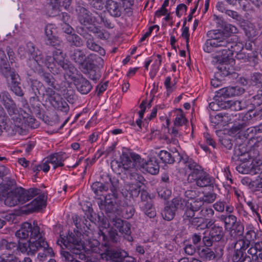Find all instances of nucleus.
Masks as SVG:
<instances>
[{
	"label": "nucleus",
	"mask_w": 262,
	"mask_h": 262,
	"mask_svg": "<svg viewBox=\"0 0 262 262\" xmlns=\"http://www.w3.org/2000/svg\"><path fill=\"white\" fill-rule=\"evenodd\" d=\"M207 35L209 38L215 40L216 52L219 54L215 57L220 58L219 60L229 59L234 52H239L243 49V44L237 41L236 36H226L223 31L219 30L209 31Z\"/></svg>",
	"instance_id": "1"
},
{
	"label": "nucleus",
	"mask_w": 262,
	"mask_h": 262,
	"mask_svg": "<svg viewBox=\"0 0 262 262\" xmlns=\"http://www.w3.org/2000/svg\"><path fill=\"white\" fill-rule=\"evenodd\" d=\"M0 74L5 78L9 90L18 97L24 93L20 86L21 78L15 69L11 68L4 51L0 49Z\"/></svg>",
	"instance_id": "2"
},
{
	"label": "nucleus",
	"mask_w": 262,
	"mask_h": 262,
	"mask_svg": "<svg viewBox=\"0 0 262 262\" xmlns=\"http://www.w3.org/2000/svg\"><path fill=\"white\" fill-rule=\"evenodd\" d=\"M183 163L191 172L187 177L188 183L195 182L200 187L211 186L213 185L214 180L207 173L205 172L202 167L189 157L183 159Z\"/></svg>",
	"instance_id": "3"
},
{
	"label": "nucleus",
	"mask_w": 262,
	"mask_h": 262,
	"mask_svg": "<svg viewBox=\"0 0 262 262\" xmlns=\"http://www.w3.org/2000/svg\"><path fill=\"white\" fill-rule=\"evenodd\" d=\"M56 49V50L53 53V56L46 57L44 66H46L53 73L59 72V68H61L69 78L73 79L77 69L72 64L65 60V57L60 48Z\"/></svg>",
	"instance_id": "4"
},
{
	"label": "nucleus",
	"mask_w": 262,
	"mask_h": 262,
	"mask_svg": "<svg viewBox=\"0 0 262 262\" xmlns=\"http://www.w3.org/2000/svg\"><path fill=\"white\" fill-rule=\"evenodd\" d=\"M112 187H111V193L107 194L104 200H101L98 202V205L102 211L104 212L107 217L114 215L119 214V200L117 196V190L118 187L119 181L118 180L111 178H109Z\"/></svg>",
	"instance_id": "5"
},
{
	"label": "nucleus",
	"mask_w": 262,
	"mask_h": 262,
	"mask_svg": "<svg viewBox=\"0 0 262 262\" xmlns=\"http://www.w3.org/2000/svg\"><path fill=\"white\" fill-rule=\"evenodd\" d=\"M18 248L21 253H26L29 256L34 255L39 248L43 249L44 252L43 253H39L38 254V258L40 260H42L47 256H52L54 254L52 249L49 247L44 237L40 238L37 242L31 241L29 243H20Z\"/></svg>",
	"instance_id": "6"
},
{
	"label": "nucleus",
	"mask_w": 262,
	"mask_h": 262,
	"mask_svg": "<svg viewBox=\"0 0 262 262\" xmlns=\"http://www.w3.org/2000/svg\"><path fill=\"white\" fill-rule=\"evenodd\" d=\"M15 236L21 239H27L30 237V239L27 242L19 241V243H29L30 242L35 241L37 242L40 238L43 237L42 233L40 231V228L37 225V222L36 221L33 222V224L25 222L23 223L19 230L15 232Z\"/></svg>",
	"instance_id": "7"
},
{
	"label": "nucleus",
	"mask_w": 262,
	"mask_h": 262,
	"mask_svg": "<svg viewBox=\"0 0 262 262\" xmlns=\"http://www.w3.org/2000/svg\"><path fill=\"white\" fill-rule=\"evenodd\" d=\"M70 57L71 59L77 64L80 69L84 67L87 68L92 67L93 64L91 63V61L93 60H96L99 64L103 62V59L100 56L94 54H90L86 56L85 50L79 48L71 51Z\"/></svg>",
	"instance_id": "8"
},
{
	"label": "nucleus",
	"mask_w": 262,
	"mask_h": 262,
	"mask_svg": "<svg viewBox=\"0 0 262 262\" xmlns=\"http://www.w3.org/2000/svg\"><path fill=\"white\" fill-rule=\"evenodd\" d=\"M0 102L7 110L11 119L13 120L15 126H19L21 117L18 114L19 110L15 102L7 91H3L0 93Z\"/></svg>",
	"instance_id": "9"
},
{
	"label": "nucleus",
	"mask_w": 262,
	"mask_h": 262,
	"mask_svg": "<svg viewBox=\"0 0 262 262\" xmlns=\"http://www.w3.org/2000/svg\"><path fill=\"white\" fill-rule=\"evenodd\" d=\"M26 52L28 57V62L33 70H37L38 68L43 67L45 61L42 52L31 42L26 44Z\"/></svg>",
	"instance_id": "10"
},
{
	"label": "nucleus",
	"mask_w": 262,
	"mask_h": 262,
	"mask_svg": "<svg viewBox=\"0 0 262 262\" xmlns=\"http://www.w3.org/2000/svg\"><path fill=\"white\" fill-rule=\"evenodd\" d=\"M45 86L37 79H30L29 91L31 95L30 103L34 107L40 106L39 97L44 98Z\"/></svg>",
	"instance_id": "11"
},
{
	"label": "nucleus",
	"mask_w": 262,
	"mask_h": 262,
	"mask_svg": "<svg viewBox=\"0 0 262 262\" xmlns=\"http://www.w3.org/2000/svg\"><path fill=\"white\" fill-rule=\"evenodd\" d=\"M76 32L86 40V46L89 50L97 52L101 56L105 54L104 49L95 41L94 37L82 27H76Z\"/></svg>",
	"instance_id": "12"
},
{
	"label": "nucleus",
	"mask_w": 262,
	"mask_h": 262,
	"mask_svg": "<svg viewBox=\"0 0 262 262\" xmlns=\"http://www.w3.org/2000/svg\"><path fill=\"white\" fill-rule=\"evenodd\" d=\"M77 19L81 25L77 27H89L95 24V17H93L92 13L84 7L78 6L76 9Z\"/></svg>",
	"instance_id": "13"
},
{
	"label": "nucleus",
	"mask_w": 262,
	"mask_h": 262,
	"mask_svg": "<svg viewBox=\"0 0 262 262\" xmlns=\"http://www.w3.org/2000/svg\"><path fill=\"white\" fill-rule=\"evenodd\" d=\"M61 242L66 248L72 253H77L83 248V244L81 240L73 233L69 234L66 239L62 238Z\"/></svg>",
	"instance_id": "14"
},
{
	"label": "nucleus",
	"mask_w": 262,
	"mask_h": 262,
	"mask_svg": "<svg viewBox=\"0 0 262 262\" xmlns=\"http://www.w3.org/2000/svg\"><path fill=\"white\" fill-rule=\"evenodd\" d=\"M127 254L123 250L107 249L101 255L103 259L111 262H123Z\"/></svg>",
	"instance_id": "15"
},
{
	"label": "nucleus",
	"mask_w": 262,
	"mask_h": 262,
	"mask_svg": "<svg viewBox=\"0 0 262 262\" xmlns=\"http://www.w3.org/2000/svg\"><path fill=\"white\" fill-rule=\"evenodd\" d=\"M40 189L37 188H30L28 190L21 189H16L15 193L17 195L18 203L24 204L27 201L30 200L33 197L39 194Z\"/></svg>",
	"instance_id": "16"
},
{
	"label": "nucleus",
	"mask_w": 262,
	"mask_h": 262,
	"mask_svg": "<svg viewBox=\"0 0 262 262\" xmlns=\"http://www.w3.org/2000/svg\"><path fill=\"white\" fill-rule=\"evenodd\" d=\"M220 58L215 57L212 60V62L214 63L219 62V64L217 67L218 71L216 72L215 76L223 78L232 73V68L229 64L227 63L226 61L228 59L223 60H219Z\"/></svg>",
	"instance_id": "17"
},
{
	"label": "nucleus",
	"mask_w": 262,
	"mask_h": 262,
	"mask_svg": "<svg viewBox=\"0 0 262 262\" xmlns=\"http://www.w3.org/2000/svg\"><path fill=\"white\" fill-rule=\"evenodd\" d=\"M72 80L77 90L81 94H88L92 89V85L90 81L82 76L77 78L74 76Z\"/></svg>",
	"instance_id": "18"
},
{
	"label": "nucleus",
	"mask_w": 262,
	"mask_h": 262,
	"mask_svg": "<svg viewBox=\"0 0 262 262\" xmlns=\"http://www.w3.org/2000/svg\"><path fill=\"white\" fill-rule=\"evenodd\" d=\"M158 156L163 163L168 164H173L176 161L183 162V159H185L182 158L178 152L171 153L166 150H161Z\"/></svg>",
	"instance_id": "19"
},
{
	"label": "nucleus",
	"mask_w": 262,
	"mask_h": 262,
	"mask_svg": "<svg viewBox=\"0 0 262 262\" xmlns=\"http://www.w3.org/2000/svg\"><path fill=\"white\" fill-rule=\"evenodd\" d=\"M248 106L244 101H224L221 99V108H230L232 111H238L246 108Z\"/></svg>",
	"instance_id": "20"
},
{
	"label": "nucleus",
	"mask_w": 262,
	"mask_h": 262,
	"mask_svg": "<svg viewBox=\"0 0 262 262\" xmlns=\"http://www.w3.org/2000/svg\"><path fill=\"white\" fill-rule=\"evenodd\" d=\"M105 7L109 14L113 17H119L122 13V8L120 3L113 0H107Z\"/></svg>",
	"instance_id": "21"
},
{
	"label": "nucleus",
	"mask_w": 262,
	"mask_h": 262,
	"mask_svg": "<svg viewBox=\"0 0 262 262\" xmlns=\"http://www.w3.org/2000/svg\"><path fill=\"white\" fill-rule=\"evenodd\" d=\"M47 197L44 193L40 194L30 204L27 205L29 212L38 211L46 206Z\"/></svg>",
	"instance_id": "22"
},
{
	"label": "nucleus",
	"mask_w": 262,
	"mask_h": 262,
	"mask_svg": "<svg viewBox=\"0 0 262 262\" xmlns=\"http://www.w3.org/2000/svg\"><path fill=\"white\" fill-rule=\"evenodd\" d=\"M244 92V89L236 86L222 88L220 90L218 94L221 96V99L223 100L222 97L226 98L238 96L243 94Z\"/></svg>",
	"instance_id": "23"
},
{
	"label": "nucleus",
	"mask_w": 262,
	"mask_h": 262,
	"mask_svg": "<svg viewBox=\"0 0 262 262\" xmlns=\"http://www.w3.org/2000/svg\"><path fill=\"white\" fill-rule=\"evenodd\" d=\"M260 168H256V166L251 161L242 162L236 167V170L242 174L250 173L256 174V173L259 170Z\"/></svg>",
	"instance_id": "24"
},
{
	"label": "nucleus",
	"mask_w": 262,
	"mask_h": 262,
	"mask_svg": "<svg viewBox=\"0 0 262 262\" xmlns=\"http://www.w3.org/2000/svg\"><path fill=\"white\" fill-rule=\"evenodd\" d=\"M159 169L158 159L156 157H151L148 161H145L143 170L155 175L158 173Z\"/></svg>",
	"instance_id": "25"
},
{
	"label": "nucleus",
	"mask_w": 262,
	"mask_h": 262,
	"mask_svg": "<svg viewBox=\"0 0 262 262\" xmlns=\"http://www.w3.org/2000/svg\"><path fill=\"white\" fill-rule=\"evenodd\" d=\"M67 155L65 152H59L51 155L48 158L50 163L53 166V168L56 169L58 167L64 166L63 162L67 158Z\"/></svg>",
	"instance_id": "26"
},
{
	"label": "nucleus",
	"mask_w": 262,
	"mask_h": 262,
	"mask_svg": "<svg viewBox=\"0 0 262 262\" xmlns=\"http://www.w3.org/2000/svg\"><path fill=\"white\" fill-rule=\"evenodd\" d=\"M200 257L204 261H212L221 257V253H216L208 247L203 248L199 253Z\"/></svg>",
	"instance_id": "27"
},
{
	"label": "nucleus",
	"mask_w": 262,
	"mask_h": 262,
	"mask_svg": "<svg viewBox=\"0 0 262 262\" xmlns=\"http://www.w3.org/2000/svg\"><path fill=\"white\" fill-rule=\"evenodd\" d=\"M50 103L57 110L66 113L69 111L68 104L59 95L57 96L56 98H54Z\"/></svg>",
	"instance_id": "28"
},
{
	"label": "nucleus",
	"mask_w": 262,
	"mask_h": 262,
	"mask_svg": "<svg viewBox=\"0 0 262 262\" xmlns=\"http://www.w3.org/2000/svg\"><path fill=\"white\" fill-rule=\"evenodd\" d=\"M16 186V182L14 179L9 177H6L0 183V194L6 192H13L12 190Z\"/></svg>",
	"instance_id": "29"
},
{
	"label": "nucleus",
	"mask_w": 262,
	"mask_h": 262,
	"mask_svg": "<svg viewBox=\"0 0 262 262\" xmlns=\"http://www.w3.org/2000/svg\"><path fill=\"white\" fill-rule=\"evenodd\" d=\"M82 27L86 32L93 33L99 39L106 40L108 38L109 35L107 32L104 30H101L99 27L96 26L95 25Z\"/></svg>",
	"instance_id": "30"
},
{
	"label": "nucleus",
	"mask_w": 262,
	"mask_h": 262,
	"mask_svg": "<svg viewBox=\"0 0 262 262\" xmlns=\"http://www.w3.org/2000/svg\"><path fill=\"white\" fill-rule=\"evenodd\" d=\"M242 50L239 52H235L236 53V57L238 59H245L249 62H252L254 65L258 63L257 54L255 52L250 51L248 53L241 52Z\"/></svg>",
	"instance_id": "31"
},
{
	"label": "nucleus",
	"mask_w": 262,
	"mask_h": 262,
	"mask_svg": "<svg viewBox=\"0 0 262 262\" xmlns=\"http://www.w3.org/2000/svg\"><path fill=\"white\" fill-rule=\"evenodd\" d=\"M91 63L93 64L92 67H88V68L84 67L81 70L84 73L88 75V77L90 79L93 80H97L100 78L101 75L99 70L97 69L96 65L94 63V60L91 61Z\"/></svg>",
	"instance_id": "32"
},
{
	"label": "nucleus",
	"mask_w": 262,
	"mask_h": 262,
	"mask_svg": "<svg viewBox=\"0 0 262 262\" xmlns=\"http://www.w3.org/2000/svg\"><path fill=\"white\" fill-rule=\"evenodd\" d=\"M176 212L175 208L171 205L170 202H167L162 210L161 214L164 220L170 221L175 216Z\"/></svg>",
	"instance_id": "33"
},
{
	"label": "nucleus",
	"mask_w": 262,
	"mask_h": 262,
	"mask_svg": "<svg viewBox=\"0 0 262 262\" xmlns=\"http://www.w3.org/2000/svg\"><path fill=\"white\" fill-rule=\"evenodd\" d=\"M233 262H252L251 257L246 252L234 249L232 256Z\"/></svg>",
	"instance_id": "34"
},
{
	"label": "nucleus",
	"mask_w": 262,
	"mask_h": 262,
	"mask_svg": "<svg viewBox=\"0 0 262 262\" xmlns=\"http://www.w3.org/2000/svg\"><path fill=\"white\" fill-rule=\"evenodd\" d=\"M140 208L145 215L149 218H154L156 216V211L153 206L152 201L150 200L146 203L140 204Z\"/></svg>",
	"instance_id": "35"
},
{
	"label": "nucleus",
	"mask_w": 262,
	"mask_h": 262,
	"mask_svg": "<svg viewBox=\"0 0 262 262\" xmlns=\"http://www.w3.org/2000/svg\"><path fill=\"white\" fill-rule=\"evenodd\" d=\"M110 177H108V179ZM108 181L110 180H108ZM112 187V185L110 181H109V182H106L105 184L99 182H96L93 183L91 186L92 190L96 195H99L100 192L104 191H107L109 188L111 189V187Z\"/></svg>",
	"instance_id": "36"
},
{
	"label": "nucleus",
	"mask_w": 262,
	"mask_h": 262,
	"mask_svg": "<svg viewBox=\"0 0 262 262\" xmlns=\"http://www.w3.org/2000/svg\"><path fill=\"white\" fill-rule=\"evenodd\" d=\"M9 119L3 108L0 110V136L2 135L3 130L9 132L11 127L9 125Z\"/></svg>",
	"instance_id": "37"
},
{
	"label": "nucleus",
	"mask_w": 262,
	"mask_h": 262,
	"mask_svg": "<svg viewBox=\"0 0 262 262\" xmlns=\"http://www.w3.org/2000/svg\"><path fill=\"white\" fill-rule=\"evenodd\" d=\"M224 233L225 232L222 227L215 225L212 227L209 232L212 239L216 242L222 239L224 236Z\"/></svg>",
	"instance_id": "38"
},
{
	"label": "nucleus",
	"mask_w": 262,
	"mask_h": 262,
	"mask_svg": "<svg viewBox=\"0 0 262 262\" xmlns=\"http://www.w3.org/2000/svg\"><path fill=\"white\" fill-rule=\"evenodd\" d=\"M42 67L38 68L37 70H34L37 71L40 75L42 79L49 85L55 89V79L53 76L49 73L44 72L42 69Z\"/></svg>",
	"instance_id": "39"
},
{
	"label": "nucleus",
	"mask_w": 262,
	"mask_h": 262,
	"mask_svg": "<svg viewBox=\"0 0 262 262\" xmlns=\"http://www.w3.org/2000/svg\"><path fill=\"white\" fill-rule=\"evenodd\" d=\"M66 38L71 46L80 47L83 45V41L81 37L75 33L69 34L66 36Z\"/></svg>",
	"instance_id": "40"
},
{
	"label": "nucleus",
	"mask_w": 262,
	"mask_h": 262,
	"mask_svg": "<svg viewBox=\"0 0 262 262\" xmlns=\"http://www.w3.org/2000/svg\"><path fill=\"white\" fill-rule=\"evenodd\" d=\"M45 41L47 45L52 46L55 49L61 48L62 46V41L55 34L46 36Z\"/></svg>",
	"instance_id": "41"
},
{
	"label": "nucleus",
	"mask_w": 262,
	"mask_h": 262,
	"mask_svg": "<svg viewBox=\"0 0 262 262\" xmlns=\"http://www.w3.org/2000/svg\"><path fill=\"white\" fill-rule=\"evenodd\" d=\"M120 160L122 161V166H123L125 170L134 168L132 154L128 155L127 154L123 153L120 157Z\"/></svg>",
	"instance_id": "42"
},
{
	"label": "nucleus",
	"mask_w": 262,
	"mask_h": 262,
	"mask_svg": "<svg viewBox=\"0 0 262 262\" xmlns=\"http://www.w3.org/2000/svg\"><path fill=\"white\" fill-rule=\"evenodd\" d=\"M248 105H252V107L259 106L262 104V89L259 90L256 95L252 96L248 99Z\"/></svg>",
	"instance_id": "43"
},
{
	"label": "nucleus",
	"mask_w": 262,
	"mask_h": 262,
	"mask_svg": "<svg viewBox=\"0 0 262 262\" xmlns=\"http://www.w3.org/2000/svg\"><path fill=\"white\" fill-rule=\"evenodd\" d=\"M221 220L224 222L225 228L227 229L232 228L237 222L236 217L232 214L229 215H222Z\"/></svg>",
	"instance_id": "44"
},
{
	"label": "nucleus",
	"mask_w": 262,
	"mask_h": 262,
	"mask_svg": "<svg viewBox=\"0 0 262 262\" xmlns=\"http://www.w3.org/2000/svg\"><path fill=\"white\" fill-rule=\"evenodd\" d=\"M251 244L243 238L237 240L233 244L234 249L246 252V250L250 247Z\"/></svg>",
	"instance_id": "45"
},
{
	"label": "nucleus",
	"mask_w": 262,
	"mask_h": 262,
	"mask_svg": "<svg viewBox=\"0 0 262 262\" xmlns=\"http://www.w3.org/2000/svg\"><path fill=\"white\" fill-rule=\"evenodd\" d=\"M170 203L176 211L177 209L183 210L187 206V201L181 197L174 198Z\"/></svg>",
	"instance_id": "46"
},
{
	"label": "nucleus",
	"mask_w": 262,
	"mask_h": 262,
	"mask_svg": "<svg viewBox=\"0 0 262 262\" xmlns=\"http://www.w3.org/2000/svg\"><path fill=\"white\" fill-rule=\"evenodd\" d=\"M4 203L9 207L14 206L19 204L17 195L15 193V191L8 193V196L5 199Z\"/></svg>",
	"instance_id": "47"
},
{
	"label": "nucleus",
	"mask_w": 262,
	"mask_h": 262,
	"mask_svg": "<svg viewBox=\"0 0 262 262\" xmlns=\"http://www.w3.org/2000/svg\"><path fill=\"white\" fill-rule=\"evenodd\" d=\"M133 164L134 168L143 169L146 160L142 159L141 157L137 154H132Z\"/></svg>",
	"instance_id": "48"
},
{
	"label": "nucleus",
	"mask_w": 262,
	"mask_h": 262,
	"mask_svg": "<svg viewBox=\"0 0 262 262\" xmlns=\"http://www.w3.org/2000/svg\"><path fill=\"white\" fill-rule=\"evenodd\" d=\"M95 13L98 15L99 19L95 18V23L98 24H101L102 23L103 24L104 26L107 28H112L113 27L112 26V24L111 21L105 17L104 13H98L97 12H95Z\"/></svg>",
	"instance_id": "49"
},
{
	"label": "nucleus",
	"mask_w": 262,
	"mask_h": 262,
	"mask_svg": "<svg viewBox=\"0 0 262 262\" xmlns=\"http://www.w3.org/2000/svg\"><path fill=\"white\" fill-rule=\"evenodd\" d=\"M117 215H114L108 217V222L111 226L118 229L119 230L122 225H123L124 222L122 219L118 217Z\"/></svg>",
	"instance_id": "50"
},
{
	"label": "nucleus",
	"mask_w": 262,
	"mask_h": 262,
	"mask_svg": "<svg viewBox=\"0 0 262 262\" xmlns=\"http://www.w3.org/2000/svg\"><path fill=\"white\" fill-rule=\"evenodd\" d=\"M0 246L2 249H5L9 251H11L16 247H17V250H19L18 248V243L17 244L13 242L9 241L6 239H2L0 241Z\"/></svg>",
	"instance_id": "51"
},
{
	"label": "nucleus",
	"mask_w": 262,
	"mask_h": 262,
	"mask_svg": "<svg viewBox=\"0 0 262 262\" xmlns=\"http://www.w3.org/2000/svg\"><path fill=\"white\" fill-rule=\"evenodd\" d=\"M241 182L243 185L248 186L251 189H255L259 187V182L257 180H252L248 177L243 178L241 180Z\"/></svg>",
	"instance_id": "52"
},
{
	"label": "nucleus",
	"mask_w": 262,
	"mask_h": 262,
	"mask_svg": "<svg viewBox=\"0 0 262 262\" xmlns=\"http://www.w3.org/2000/svg\"><path fill=\"white\" fill-rule=\"evenodd\" d=\"M215 40L213 38H210V39H207L203 47L204 51L207 53L214 51L216 52L217 49L215 45Z\"/></svg>",
	"instance_id": "53"
},
{
	"label": "nucleus",
	"mask_w": 262,
	"mask_h": 262,
	"mask_svg": "<svg viewBox=\"0 0 262 262\" xmlns=\"http://www.w3.org/2000/svg\"><path fill=\"white\" fill-rule=\"evenodd\" d=\"M203 205V201L202 200V199L198 198L189 203L188 206L195 212L202 209Z\"/></svg>",
	"instance_id": "54"
},
{
	"label": "nucleus",
	"mask_w": 262,
	"mask_h": 262,
	"mask_svg": "<svg viewBox=\"0 0 262 262\" xmlns=\"http://www.w3.org/2000/svg\"><path fill=\"white\" fill-rule=\"evenodd\" d=\"M250 125V122L248 120H243L241 122L237 124H234L232 127L233 132H241L242 130L247 129L246 128L248 126Z\"/></svg>",
	"instance_id": "55"
},
{
	"label": "nucleus",
	"mask_w": 262,
	"mask_h": 262,
	"mask_svg": "<svg viewBox=\"0 0 262 262\" xmlns=\"http://www.w3.org/2000/svg\"><path fill=\"white\" fill-rule=\"evenodd\" d=\"M111 166L113 170L116 173H120L125 171L124 167L122 166V161L117 160H114L111 163Z\"/></svg>",
	"instance_id": "56"
},
{
	"label": "nucleus",
	"mask_w": 262,
	"mask_h": 262,
	"mask_svg": "<svg viewBox=\"0 0 262 262\" xmlns=\"http://www.w3.org/2000/svg\"><path fill=\"white\" fill-rule=\"evenodd\" d=\"M53 88L49 87L47 88H45L44 92V97H46V99H48L50 103L54 98H56L57 96L59 95L58 94L55 92Z\"/></svg>",
	"instance_id": "57"
},
{
	"label": "nucleus",
	"mask_w": 262,
	"mask_h": 262,
	"mask_svg": "<svg viewBox=\"0 0 262 262\" xmlns=\"http://www.w3.org/2000/svg\"><path fill=\"white\" fill-rule=\"evenodd\" d=\"M204 219L202 217H192L189 222L191 225L195 227L198 230L203 229V225Z\"/></svg>",
	"instance_id": "58"
},
{
	"label": "nucleus",
	"mask_w": 262,
	"mask_h": 262,
	"mask_svg": "<svg viewBox=\"0 0 262 262\" xmlns=\"http://www.w3.org/2000/svg\"><path fill=\"white\" fill-rule=\"evenodd\" d=\"M158 196L161 199L167 200L170 196L171 191L167 188L160 187L158 189Z\"/></svg>",
	"instance_id": "59"
},
{
	"label": "nucleus",
	"mask_w": 262,
	"mask_h": 262,
	"mask_svg": "<svg viewBox=\"0 0 262 262\" xmlns=\"http://www.w3.org/2000/svg\"><path fill=\"white\" fill-rule=\"evenodd\" d=\"M125 187L133 196H137L139 194L141 187H136L135 185L133 186V184H126Z\"/></svg>",
	"instance_id": "60"
},
{
	"label": "nucleus",
	"mask_w": 262,
	"mask_h": 262,
	"mask_svg": "<svg viewBox=\"0 0 262 262\" xmlns=\"http://www.w3.org/2000/svg\"><path fill=\"white\" fill-rule=\"evenodd\" d=\"M232 231L238 236H243L244 232V225L240 222H237L232 227Z\"/></svg>",
	"instance_id": "61"
},
{
	"label": "nucleus",
	"mask_w": 262,
	"mask_h": 262,
	"mask_svg": "<svg viewBox=\"0 0 262 262\" xmlns=\"http://www.w3.org/2000/svg\"><path fill=\"white\" fill-rule=\"evenodd\" d=\"M89 4L91 6L97 10H102L104 8L103 0H90Z\"/></svg>",
	"instance_id": "62"
},
{
	"label": "nucleus",
	"mask_w": 262,
	"mask_h": 262,
	"mask_svg": "<svg viewBox=\"0 0 262 262\" xmlns=\"http://www.w3.org/2000/svg\"><path fill=\"white\" fill-rule=\"evenodd\" d=\"M135 180L134 182H131L130 184H133V186L136 187H141V184H143L145 180L142 176L138 173L134 174Z\"/></svg>",
	"instance_id": "63"
},
{
	"label": "nucleus",
	"mask_w": 262,
	"mask_h": 262,
	"mask_svg": "<svg viewBox=\"0 0 262 262\" xmlns=\"http://www.w3.org/2000/svg\"><path fill=\"white\" fill-rule=\"evenodd\" d=\"M256 234L254 230H250L246 232L245 235L243 237L251 244V242L256 239Z\"/></svg>",
	"instance_id": "64"
}]
</instances>
